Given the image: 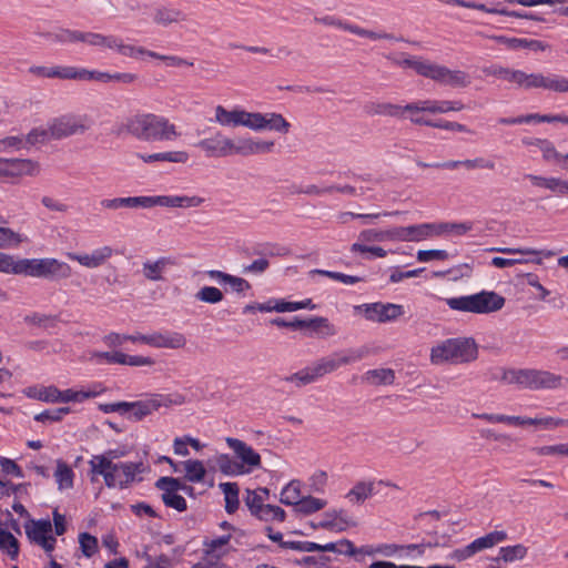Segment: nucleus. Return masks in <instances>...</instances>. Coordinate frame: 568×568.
<instances>
[{
	"label": "nucleus",
	"instance_id": "cd10ccee",
	"mask_svg": "<svg viewBox=\"0 0 568 568\" xmlns=\"http://www.w3.org/2000/svg\"><path fill=\"white\" fill-rule=\"evenodd\" d=\"M375 481L359 480L346 494V498L353 505H361L375 494Z\"/></svg>",
	"mask_w": 568,
	"mask_h": 568
},
{
	"label": "nucleus",
	"instance_id": "7c9ffc66",
	"mask_svg": "<svg viewBox=\"0 0 568 568\" xmlns=\"http://www.w3.org/2000/svg\"><path fill=\"white\" fill-rule=\"evenodd\" d=\"M315 382L316 379L310 366H306L296 373L281 377L278 379V384H291L297 389Z\"/></svg>",
	"mask_w": 568,
	"mask_h": 568
},
{
	"label": "nucleus",
	"instance_id": "f257e3e1",
	"mask_svg": "<svg viewBox=\"0 0 568 568\" xmlns=\"http://www.w3.org/2000/svg\"><path fill=\"white\" fill-rule=\"evenodd\" d=\"M122 131L146 142L174 141L180 136L175 124L155 113H136L126 118Z\"/></svg>",
	"mask_w": 568,
	"mask_h": 568
},
{
	"label": "nucleus",
	"instance_id": "ea45409f",
	"mask_svg": "<svg viewBox=\"0 0 568 568\" xmlns=\"http://www.w3.org/2000/svg\"><path fill=\"white\" fill-rule=\"evenodd\" d=\"M139 158L145 163L158 162V161L185 163L189 159V155L186 152H183V151H174V152L153 153V154H148V155L140 154Z\"/></svg>",
	"mask_w": 568,
	"mask_h": 568
},
{
	"label": "nucleus",
	"instance_id": "e433bc0d",
	"mask_svg": "<svg viewBox=\"0 0 568 568\" xmlns=\"http://www.w3.org/2000/svg\"><path fill=\"white\" fill-rule=\"evenodd\" d=\"M36 143V131L31 130L26 138L22 136H7L0 140V152H6L10 149L20 150L26 145H33Z\"/></svg>",
	"mask_w": 568,
	"mask_h": 568
},
{
	"label": "nucleus",
	"instance_id": "bf43d9fd",
	"mask_svg": "<svg viewBox=\"0 0 568 568\" xmlns=\"http://www.w3.org/2000/svg\"><path fill=\"white\" fill-rule=\"evenodd\" d=\"M473 222H462V223H440L437 224L436 235L442 234L444 232H452L456 235H464L467 232L473 230Z\"/></svg>",
	"mask_w": 568,
	"mask_h": 568
},
{
	"label": "nucleus",
	"instance_id": "774afa93",
	"mask_svg": "<svg viewBox=\"0 0 568 568\" xmlns=\"http://www.w3.org/2000/svg\"><path fill=\"white\" fill-rule=\"evenodd\" d=\"M447 71H448V68L427 61L426 67L424 68L423 77L429 78L434 81H437V82L444 84Z\"/></svg>",
	"mask_w": 568,
	"mask_h": 568
},
{
	"label": "nucleus",
	"instance_id": "69168bd1",
	"mask_svg": "<svg viewBox=\"0 0 568 568\" xmlns=\"http://www.w3.org/2000/svg\"><path fill=\"white\" fill-rule=\"evenodd\" d=\"M83 31L57 28L55 42L58 43H78L83 40Z\"/></svg>",
	"mask_w": 568,
	"mask_h": 568
},
{
	"label": "nucleus",
	"instance_id": "b1692460",
	"mask_svg": "<svg viewBox=\"0 0 568 568\" xmlns=\"http://www.w3.org/2000/svg\"><path fill=\"white\" fill-rule=\"evenodd\" d=\"M417 108L416 111H426L428 113H447L450 111H462L465 105L462 101H449V100H424L413 102Z\"/></svg>",
	"mask_w": 568,
	"mask_h": 568
},
{
	"label": "nucleus",
	"instance_id": "423d86ee",
	"mask_svg": "<svg viewBox=\"0 0 568 568\" xmlns=\"http://www.w3.org/2000/svg\"><path fill=\"white\" fill-rule=\"evenodd\" d=\"M184 403L185 396L179 393L151 394L136 402H126L125 415L130 420L140 422L162 407L168 408L173 405L179 406Z\"/></svg>",
	"mask_w": 568,
	"mask_h": 568
},
{
	"label": "nucleus",
	"instance_id": "2eb2a0df",
	"mask_svg": "<svg viewBox=\"0 0 568 568\" xmlns=\"http://www.w3.org/2000/svg\"><path fill=\"white\" fill-rule=\"evenodd\" d=\"M71 275L72 268L68 263L57 258H38V277L58 282Z\"/></svg>",
	"mask_w": 568,
	"mask_h": 568
},
{
	"label": "nucleus",
	"instance_id": "aec40b11",
	"mask_svg": "<svg viewBox=\"0 0 568 568\" xmlns=\"http://www.w3.org/2000/svg\"><path fill=\"white\" fill-rule=\"evenodd\" d=\"M477 34L480 37L491 39V40L496 41L497 43L505 44L507 48L514 49V50L521 48V49H529L532 51H544L548 48L547 43L539 41V40H535V39L508 38L506 36H495V34L486 36L483 32H477Z\"/></svg>",
	"mask_w": 568,
	"mask_h": 568
},
{
	"label": "nucleus",
	"instance_id": "49530a36",
	"mask_svg": "<svg viewBox=\"0 0 568 568\" xmlns=\"http://www.w3.org/2000/svg\"><path fill=\"white\" fill-rule=\"evenodd\" d=\"M125 455V450L123 449H108L103 454L93 455L89 463H97L100 471H103L106 468H110L111 463H114V459L121 458Z\"/></svg>",
	"mask_w": 568,
	"mask_h": 568
},
{
	"label": "nucleus",
	"instance_id": "4d7b16f0",
	"mask_svg": "<svg viewBox=\"0 0 568 568\" xmlns=\"http://www.w3.org/2000/svg\"><path fill=\"white\" fill-rule=\"evenodd\" d=\"M526 90L530 89H545L550 90L551 74L544 75L542 73H527L526 72Z\"/></svg>",
	"mask_w": 568,
	"mask_h": 568
},
{
	"label": "nucleus",
	"instance_id": "603ef678",
	"mask_svg": "<svg viewBox=\"0 0 568 568\" xmlns=\"http://www.w3.org/2000/svg\"><path fill=\"white\" fill-rule=\"evenodd\" d=\"M540 144L539 150L542 153V159L546 162H555L561 166L564 163L565 154L558 152L554 145V143L547 139L544 142H538Z\"/></svg>",
	"mask_w": 568,
	"mask_h": 568
},
{
	"label": "nucleus",
	"instance_id": "9b49d317",
	"mask_svg": "<svg viewBox=\"0 0 568 568\" xmlns=\"http://www.w3.org/2000/svg\"><path fill=\"white\" fill-rule=\"evenodd\" d=\"M248 129L256 132L268 130L287 134L291 130V123L276 112H251Z\"/></svg>",
	"mask_w": 568,
	"mask_h": 568
},
{
	"label": "nucleus",
	"instance_id": "3c124183",
	"mask_svg": "<svg viewBox=\"0 0 568 568\" xmlns=\"http://www.w3.org/2000/svg\"><path fill=\"white\" fill-rule=\"evenodd\" d=\"M195 298L197 301L209 303V304H217L223 301L224 295L221 290L214 286H203L195 294Z\"/></svg>",
	"mask_w": 568,
	"mask_h": 568
},
{
	"label": "nucleus",
	"instance_id": "8fccbe9b",
	"mask_svg": "<svg viewBox=\"0 0 568 568\" xmlns=\"http://www.w3.org/2000/svg\"><path fill=\"white\" fill-rule=\"evenodd\" d=\"M261 520L270 521V520H276V521H284L285 519V511L278 506H273L268 504H264L254 515Z\"/></svg>",
	"mask_w": 568,
	"mask_h": 568
},
{
	"label": "nucleus",
	"instance_id": "c03bdc74",
	"mask_svg": "<svg viewBox=\"0 0 568 568\" xmlns=\"http://www.w3.org/2000/svg\"><path fill=\"white\" fill-rule=\"evenodd\" d=\"M116 36H104L97 32H84L82 43L91 47H103L108 49H114Z\"/></svg>",
	"mask_w": 568,
	"mask_h": 568
},
{
	"label": "nucleus",
	"instance_id": "6e6d98bb",
	"mask_svg": "<svg viewBox=\"0 0 568 568\" xmlns=\"http://www.w3.org/2000/svg\"><path fill=\"white\" fill-rule=\"evenodd\" d=\"M12 509L19 514L20 516L27 517L28 520L24 525L27 537L31 542H36V519L31 517L29 511L26 509V507L21 503H14L12 505Z\"/></svg>",
	"mask_w": 568,
	"mask_h": 568
},
{
	"label": "nucleus",
	"instance_id": "7ed1b4c3",
	"mask_svg": "<svg viewBox=\"0 0 568 568\" xmlns=\"http://www.w3.org/2000/svg\"><path fill=\"white\" fill-rule=\"evenodd\" d=\"M93 125L87 114L65 113L51 119L47 125L38 130V143L48 140H63L73 135H84Z\"/></svg>",
	"mask_w": 568,
	"mask_h": 568
},
{
	"label": "nucleus",
	"instance_id": "412c9836",
	"mask_svg": "<svg viewBox=\"0 0 568 568\" xmlns=\"http://www.w3.org/2000/svg\"><path fill=\"white\" fill-rule=\"evenodd\" d=\"M0 272L36 275V260H14L13 256L0 252Z\"/></svg>",
	"mask_w": 568,
	"mask_h": 568
},
{
	"label": "nucleus",
	"instance_id": "09e8293b",
	"mask_svg": "<svg viewBox=\"0 0 568 568\" xmlns=\"http://www.w3.org/2000/svg\"><path fill=\"white\" fill-rule=\"evenodd\" d=\"M413 124L416 125H426L430 128H437L448 131H457V132H468V129L466 125L457 123V122H449L444 120L433 121V120H413Z\"/></svg>",
	"mask_w": 568,
	"mask_h": 568
},
{
	"label": "nucleus",
	"instance_id": "393cba45",
	"mask_svg": "<svg viewBox=\"0 0 568 568\" xmlns=\"http://www.w3.org/2000/svg\"><path fill=\"white\" fill-rule=\"evenodd\" d=\"M186 344V339L183 334L178 332L171 333H153L148 338V345L156 348H181Z\"/></svg>",
	"mask_w": 568,
	"mask_h": 568
},
{
	"label": "nucleus",
	"instance_id": "c9c22d12",
	"mask_svg": "<svg viewBox=\"0 0 568 568\" xmlns=\"http://www.w3.org/2000/svg\"><path fill=\"white\" fill-rule=\"evenodd\" d=\"M230 539L231 535H225L215 539L205 540V556L203 558L219 560V558L225 554V550H223V548L230 542Z\"/></svg>",
	"mask_w": 568,
	"mask_h": 568
},
{
	"label": "nucleus",
	"instance_id": "de8ad7c7",
	"mask_svg": "<svg viewBox=\"0 0 568 568\" xmlns=\"http://www.w3.org/2000/svg\"><path fill=\"white\" fill-rule=\"evenodd\" d=\"M326 506V501L324 499H320L313 496L302 497L297 506L295 507V511L302 515H311L323 509Z\"/></svg>",
	"mask_w": 568,
	"mask_h": 568
},
{
	"label": "nucleus",
	"instance_id": "f8f14e48",
	"mask_svg": "<svg viewBox=\"0 0 568 568\" xmlns=\"http://www.w3.org/2000/svg\"><path fill=\"white\" fill-rule=\"evenodd\" d=\"M274 145V141L242 136L232 140V155L251 156L266 154L273 151Z\"/></svg>",
	"mask_w": 568,
	"mask_h": 568
},
{
	"label": "nucleus",
	"instance_id": "6e6552de",
	"mask_svg": "<svg viewBox=\"0 0 568 568\" xmlns=\"http://www.w3.org/2000/svg\"><path fill=\"white\" fill-rule=\"evenodd\" d=\"M366 346L337 351L314 362L310 367L315 379L337 371L339 367L362 361L368 355Z\"/></svg>",
	"mask_w": 568,
	"mask_h": 568
},
{
	"label": "nucleus",
	"instance_id": "13d9d810",
	"mask_svg": "<svg viewBox=\"0 0 568 568\" xmlns=\"http://www.w3.org/2000/svg\"><path fill=\"white\" fill-rule=\"evenodd\" d=\"M61 392L62 395L60 396V403H82L83 400L98 395L97 392L74 390L72 388Z\"/></svg>",
	"mask_w": 568,
	"mask_h": 568
},
{
	"label": "nucleus",
	"instance_id": "f3484780",
	"mask_svg": "<svg viewBox=\"0 0 568 568\" xmlns=\"http://www.w3.org/2000/svg\"><path fill=\"white\" fill-rule=\"evenodd\" d=\"M196 145L210 158L232 155V139L224 136L222 132H216L212 138L201 140Z\"/></svg>",
	"mask_w": 568,
	"mask_h": 568
},
{
	"label": "nucleus",
	"instance_id": "39448f33",
	"mask_svg": "<svg viewBox=\"0 0 568 568\" xmlns=\"http://www.w3.org/2000/svg\"><path fill=\"white\" fill-rule=\"evenodd\" d=\"M446 304L453 311L489 314L501 310L505 298L493 291H481L471 295L446 298Z\"/></svg>",
	"mask_w": 568,
	"mask_h": 568
},
{
	"label": "nucleus",
	"instance_id": "473e14b6",
	"mask_svg": "<svg viewBox=\"0 0 568 568\" xmlns=\"http://www.w3.org/2000/svg\"><path fill=\"white\" fill-rule=\"evenodd\" d=\"M216 465L219 470L226 476H239L248 473V469L243 468L239 462L234 460L227 454H221L216 457Z\"/></svg>",
	"mask_w": 568,
	"mask_h": 568
},
{
	"label": "nucleus",
	"instance_id": "e2e57ef3",
	"mask_svg": "<svg viewBox=\"0 0 568 568\" xmlns=\"http://www.w3.org/2000/svg\"><path fill=\"white\" fill-rule=\"evenodd\" d=\"M22 241L20 233L13 232L9 227H0V248L18 246Z\"/></svg>",
	"mask_w": 568,
	"mask_h": 568
},
{
	"label": "nucleus",
	"instance_id": "680f3d73",
	"mask_svg": "<svg viewBox=\"0 0 568 568\" xmlns=\"http://www.w3.org/2000/svg\"><path fill=\"white\" fill-rule=\"evenodd\" d=\"M71 413V408L68 406L54 408V409H45L43 412L38 413V422L41 423H54L61 422L62 418Z\"/></svg>",
	"mask_w": 568,
	"mask_h": 568
},
{
	"label": "nucleus",
	"instance_id": "4be33fe9",
	"mask_svg": "<svg viewBox=\"0 0 568 568\" xmlns=\"http://www.w3.org/2000/svg\"><path fill=\"white\" fill-rule=\"evenodd\" d=\"M101 206L109 210H119L122 207L128 209H150L152 207V196H129V197H114L104 199L101 201Z\"/></svg>",
	"mask_w": 568,
	"mask_h": 568
},
{
	"label": "nucleus",
	"instance_id": "4468645a",
	"mask_svg": "<svg viewBox=\"0 0 568 568\" xmlns=\"http://www.w3.org/2000/svg\"><path fill=\"white\" fill-rule=\"evenodd\" d=\"M437 224L422 223L393 227L394 241L419 242L436 234Z\"/></svg>",
	"mask_w": 568,
	"mask_h": 568
},
{
	"label": "nucleus",
	"instance_id": "338daca9",
	"mask_svg": "<svg viewBox=\"0 0 568 568\" xmlns=\"http://www.w3.org/2000/svg\"><path fill=\"white\" fill-rule=\"evenodd\" d=\"M469 75L462 70L448 69L444 84L457 88H465L469 85Z\"/></svg>",
	"mask_w": 568,
	"mask_h": 568
},
{
	"label": "nucleus",
	"instance_id": "9d476101",
	"mask_svg": "<svg viewBox=\"0 0 568 568\" xmlns=\"http://www.w3.org/2000/svg\"><path fill=\"white\" fill-rule=\"evenodd\" d=\"M355 311L363 312L367 321L378 323L394 321L404 314L402 305L381 302L357 305Z\"/></svg>",
	"mask_w": 568,
	"mask_h": 568
},
{
	"label": "nucleus",
	"instance_id": "a18cd8bd",
	"mask_svg": "<svg viewBox=\"0 0 568 568\" xmlns=\"http://www.w3.org/2000/svg\"><path fill=\"white\" fill-rule=\"evenodd\" d=\"M301 496V483L298 480H292L281 491V503L296 507Z\"/></svg>",
	"mask_w": 568,
	"mask_h": 568
},
{
	"label": "nucleus",
	"instance_id": "f704fd0d",
	"mask_svg": "<svg viewBox=\"0 0 568 568\" xmlns=\"http://www.w3.org/2000/svg\"><path fill=\"white\" fill-rule=\"evenodd\" d=\"M0 551L11 559L17 558L19 554L18 539L3 527V524L0 525Z\"/></svg>",
	"mask_w": 568,
	"mask_h": 568
},
{
	"label": "nucleus",
	"instance_id": "a211bd4d",
	"mask_svg": "<svg viewBox=\"0 0 568 568\" xmlns=\"http://www.w3.org/2000/svg\"><path fill=\"white\" fill-rule=\"evenodd\" d=\"M215 112V122H217L222 126H250V115L251 112L242 110V109H233L227 110L223 105H217L214 109Z\"/></svg>",
	"mask_w": 568,
	"mask_h": 568
},
{
	"label": "nucleus",
	"instance_id": "052dcab7",
	"mask_svg": "<svg viewBox=\"0 0 568 568\" xmlns=\"http://www.w3.org/2000/svg\"><path fill=\"white\" fill-rule=\"evenodd\" d=\"M155 487L158 489L163 490V493L173 494L181 489H185L186 485L182 483L179 478L164 476L160 477L155 481Z\"/></svg>",
	"mask_w": 568,
	"mask_h": 568
},
{
	"label": "nucleus",
	"instance_id": "bb28decb",
	"mask_svg": "<svg viewBox=\"0 0 568 568\" xmlns=\"http://www.w3.org/2000/svg\"><path fill=\"white\" fill-rule=\"evenodd\" d=\"M187 20V16L180 9L173 7L161 6L155 8L153 13L154 23L169 27L173 23H180Z\"/></svg>",
	"mask_w": 568,
	"mask_h": 568
},
{
	"label": "nucleus",
	"instance_id": "c85d7f7f",
	"mask_svg": "<svg viewBox=\"0 0 568 568\" xmlns=\"http://www.w3.org/2000/svg\"><path fill=\"white\" fill-rule=\"evenodd\" d=\"M173 262L170 257L162 256L154 262L146 261L143 263L142 273L143 276L153 282L163 280V272L169 265H172Z\"/></svg>",
	"mask_w": 568,
	"mask_h": 568
},
{
	"label": "nucleus",
	"instance_id": "c756f323",
	"mask_svg": "<svg viewBox=\"0 0 568 568\" xmlns=\"http://www.w3.org/2000/svg\"><path fill=\"white\" fill-rule=\"evenodd\" d=\"M507 539V532L504 531V530H494L483 537H479L477 539H475L474 541H471L469 544L473 552H474V556L479 552V551H483L485 549H488V548H493L494 546H496L497 544L499 542H503Z\"/></svg>",
	"mask_w": 568,
	"mask_h": 568
},
{
	"label": "nucleus",
	"instance_id": "f03ea898",
	"mask_svg": "<svg viewBox=\"0 0 568 568\" xmlns=\"http://www.w3.org/2000/svg\"><path fill=\"white\" fill-rule=\"evenodd\" d=\"M562 379L561 375L536 368H507L500 376L505 384L530 390L559 388L562 386Z\"/></svg>",
	"mask_w": 568,
	"mask_h": 568
},
{
	"label": "nucleus",
	"instance_id": "2f4dec72",
	"mask_svg": "<svg viewBox=\"0 0 568 568\" xmlns=\"http://www.w3.org/2000/svg\"><path fill=\"white\" fill-rule=\"evenodd\" d=\"M58 488L60 490L70 489L73 487L74 473L72 468L63 460H57V468L53 473Z\"/></svg>",
	"mask_w": 568,
	"mask_h": 568
},
{
	"label": "nucleus",
	"instance_id": "4c0bfd02",
	"mask_svg": "<svg viewBox=\"0 0 568 568\" xmlns=\"http://www.w3.org/2000/svg\"><path fill=\"white\" fill-rule=\"evenodd\" d=\"M224 494L225 510L227 514H234L240 505L239 501V486L236 483H221L219 485Z\"/></svg>",
	"mask_w": 568,
	"mask_h": 568
},
{
	"label": "nucleus",
	"instance_id": "1a4fd4ad",
	"mask_svg": "<svg viewBox=\"0 0 568 568\" xmlns=\"http://www.w3.org/2000/svg\"><path fill=\"white\" fill-rule=\"evenodd\" d=\"M314 21L324 26L338 28L341 30L358 36L361 38L369 39L372 41L395 39V37L392 33L365 29L357 24L336 18L335 16H324L321 18L316 17Z\"/></svg>",
	"mask_w": 568,
	"mask_h": 568
},
{
	"label": "nucleus",
	"instance_id": "6ab92c4d",
	"mask_svg": "<svg viewBox=\"0 0 568 568\" xmlns=\"http://www.w3.org/2000/svg\"><path fill=\"white\" fill-rule=\"evenodd\" d=\"M365 110L369 115H384L402 119L405 116V111H415L417 108L413 102L403 106L390 102H372L365 105Z\"/></svg>",
	"mask_w": 568,
	"mask_h": 568
},
{
	"label": "nucleus",
	"instance_id": "5fc2aeb1",
	"mask_svg": "<svg viewBox=\"0 0 568 568\" xmlns=\"http://www.w3.org/2000/svg\"><path fill=\"white\" fill-rule=\"evenodd\" d=\"M527 555V548L524 545H515L501 547L499 550V558L506 562H511L518 559H523Z\"/></svg>",
	"mask_w": 568,
	"mask_h": 568
},
{
	"label": "nucleus",
	"instance_id": "20e7f679",
	"mask_svg": "<svg viewBox=\"0 0 568 568\" xmlns=\"http://www.w3.org/2000/svg\"><path fill=\"white\" fill-rule=\"evenodd\" d=\"M478 356L477 344L469 337L448 338L430 349V362L434 365L444 363L465 364Z\"/></svg>",
	"mask_w": 568,
	"mask_h": 568
},
{
	"label": "nucleus",
	"instance_id": "864d4df0",
	"mask_svg": "<svg viewBox=\"0 0 568 568\" xmlns=\"http://www.w3.org/2000/svg\"><path fill=\"white\" fill-rule=\"evenodd\" d=\"M358 240L362 242H383V241H394L393 239V227L385 231L378 230H364L359 233Z\"/></svg>",
	"mask_w": 568,
	"mask_h": 568
},
{
	"label": "nucleus",
	"instance_id": "0e129e2a",
	"mask_svg": "<svg viewBox=\"0 0 568 568\" xmlns=\"http://www.w3.org/2000/svg\"><path fill=\"white\" fill-rule=\"evenodd\" d=\"M79 544L82 554L90 558L98 551V539L89 532H81L79 535Z\"/></svg>",
	"mask_w": 568,
	"mask_h": 568
},
{
	"label": "nucleus",
	"instance_id": "58836bf2",
	"mask_svg": "<svg viewBox=\"0 0 568 568\" xmlns=\"http://www.w3.org/2000/svg\"><path fill=\"white\" fill-rule=\"evenodd\" d=\"M181 465L185 473L186 480L191 483H201L204 479L206 469L201 460L187 459L182 462Z\"/></svg>",
	"mask_w": 568,
	"mask_h": 568
},
{
	"label": "nucleus",
	"instance_id": "37998d69",
	"mask_svg": "<svg viewBox=\"0 0 568 568\" xmlns=\"http://www.w3.org/2000/svg\"><path fill=\"white\" fill-rule=\"evenodd\" d=\"M115 43H116V45H114L113 50H116L119 53H121L124 57H129V58H139L142 55H148L150 58L156 57V52L146 50L143 47L124 44L122 39L119 37H115Z\"/></svg>",
	"mask_w": 568,
	"mask_h": 568
},
{
	"label": "nucleus",
	"instance_id": "dca6fc26",
	"mask_svg": "<svg viewBox=\"0 0 568 568\" xmlns=\"http://www.w3.org/2000/svg\"><path fill=\"white\" fill-rule=\"evenodd\" d=\"M113 253L114 250L105 245L93 250L91 253L68 252L65 255L69 260L75 261L84 267L97 268L104 265L112 257Z\"/></svg>",
	"mask_w": 568,
	"mask_h": 568
},
{
	"label": "nucleus",
	"instance_id": "a878e982",
	"mask_svg": "<svg viewBox=\"0 0 568 568\" xmlns=\"http://www.w3.org/2000/svg\"><path fill=\"white\" fill-rule=\"evenodd\" d=\"M1 178L29 174L33 171L34 164L28 159H2L0 158Z\"/></svg>",
	"mask_w": 568,
	"mask_h": 568
},
{
	"label": "nucleus",
	"instance_id": "ddd939ff",
	"mask_svg": "<svg viewBox=\"0 0 568 568\" xmlns=\"http://www.w3.org/2000/svg\"><path fill=\"white\" fill-rule=\"evenodd\" d=\"M225 443L229 448L233 450L235 457L240 459L239 464L243 465V468L248 469V473L261 467L262 459L260 454L245 442L233 437H226Z\"/></svg>",
	"mask_w": 568,
	"mask_h": 568
},
{
	"label": "nucleus",
	"instance_id": "5701e85b",
	"mask_svg": "<svg viewBox=\"0 0 568 568\" xmlns=\"http://www.w3.org/2000/svg\"><path fill=\"white\" fill-rule=\"evenodd\" d=\"M204 202L200 196L158 195L152 196V207L160 205L165 207H196Z\"/></svg>",
	"mask_w": 568,
	"mask_h": 568
},
{
	"label": "nucleus",
	"instance_id": "0eeeda50",
	"mask_svg": "<svg viewBox=\"0 0 568 568\" xmlns=\"http://www.w3.org/2000/svg\"><path fill=\"white\" fill-rule=\"evenodd\" d=\"M90 473L103 477L104 484L108 488L119 487L121 489L128 488L134 480L136 474L143 471L142 463H111L110 468L100 471L97 463H89Z\"/></svg>",
	"mask_w": 568,
	"mask_h": 568
},
{
	"label": "nucleus",
	"instance_id": "a19ab883",
	"mask_svg": "<svg viewBox=\"0 0 568 568\" xmlns=\"http://www.w3.org/2000/svg\"><path fill=\"white\" fill-rule=\"evenodd\" d=\"M77 67H38V75L45 78H59L65 80H77Z\"/></svg>",
	"mask_w": 568,
	"mask_h": 568
},
{
	"label": "nucleus",
	"instance_id": "72a5a7b5",
	"mask_svg": "<svg viewBox=\"0 0 568 568\" xmlns=\"http://www.w3.org/2000/svg\"><path fill=\"white\" fill-rule=\"evenodd\" d=\"M303 322L302 328H312L320 333L322 336H333L336 334V328L326 317L315 316L307 320H300Z\"/></svg>",
	"mask_w": 568,
	"mask_h": 568
},
{
	"label": "nucleus",
	"instance_id": "79ce46f5",
	"mask_svg": "<svg viewBox=\"0 0 568 568\" xmlns=\"http://www.w3.org/2000/svg\"><path fill=\"white\" fill-rule=\"evenodd\" d=\"M364 379L372 385H390L395 381V373L390 368H376L367 371Z\"/></svg>",
	"mask_w": 568,
	"mask_h": 568
}]
</instances>
